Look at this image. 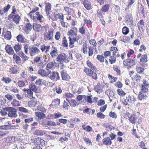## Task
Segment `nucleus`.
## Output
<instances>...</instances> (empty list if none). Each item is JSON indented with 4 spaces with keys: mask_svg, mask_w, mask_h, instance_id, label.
Returning a JSON list of instances; mask_svg holds the SVG:
<instances>
[{
    "mask_svg": "<svg viewBox=\"0 0 149 149\" xmlns=\"http://www.w3.org/2000/svg\"><path fill=\"white\" fill-rule=\"evenodd\" d=\"M97 116L98 118H105V115L100 112H99L97 113Z\"/></svg>",
    "mask_w": 149,
    "mask_h": 149,
    "instance_id": "nucleus-58",
    "label": "nucleus"
},
{
    "mask_svg": "<svg viewBox=\"0 0 149 149\" xmlns=\"http://www.w3.org/2000/svg\"><path fill=\"white\" fill-rule=\"evenodd\" d=\"M149 84V83L146 80L143 81V84L142 86L141 91L144 93H147L148 91V87Z\"/></svg>",
    "mask_w": 149,
    "mask_h": 149,
    "instance_id": "nucleus-8",
    "label": "nucleus"
},
{
    "mask_svg": "<svg viewBox=\"0 0 149 149\" xmlns=\"http://www.w3.org/2000/svg\"><path fill=\"white\" fill-rule=\"evenodd\" d=\"M84 71L86 74L89 76L91 75V74L93 73V71L91 69L87 68H86L84 69Z\"/></svg>",
    "mask_w": 149,
    "mask_h": 149,
    "instance_id": "nucleus-30",
    "label": "nucleus"
},
{
    "mask_svg": "<svg viewBox=\"0 0 149 149\" xmlns=\"http://www.w3.org/2000/svg\"><path fill=\"white\" fill-rule=\"evenodd\" d=\"M60 103V100L59 99H56L53 101V103L54 105H58Z\"/></svg>",
    "mask_w": 149,
    "mask_h": 149,
    "instance_id": "nucleus-59",
    "label": "nucleus"
},
{
    "mask_svg": "<svg viewBox=\"0 0 149 149\" xmlns=\"http://www.w3.org/2000/svg\"><path fill=\"white\" fill-rule=\"evenodd\" d=\"M98 84L94 88L95 90L97 93H101L102 92V90L100 86Z\"/></svg>",
    "mask_w": 149,
    "mask_h": 149,
    "instance_id": "nucleus-41",
    "label": "nucleus"
},
{
    "mask_svg": "<svg viewBox=\"0 0 149 149\" xmlns=\"http://www.w3.org/2000/svg\"><path fill=\"white\" fill-rule=\"evenodd\" d=\"M11 104L14 106H19L20 105L19 102L16 100H14L11 102Z\"/></svg>",
    "mask_w": 149,
    "mask_h": 149,
    "instance_id": "nucleus-42",
    "label": "nucleus"
},
{
    "mask_svg": "<svg viewBox=\"0 0 149 149\" xmlns=\"http://www.w3.org/2000/svg\"><path fill=\"white\" fill-rule=\"evenodd\" d=\"M45 134V131L37 130L34 132V134L37 136H42Z\"/></svg>",
    "mask_w": 149,
    "mask_h": 149,
    "instance_id": "nucleus-20",
    "label": "nucleus"
},
{
    "mask_svg": "<svg viewBox=\"0 0 149 149\" xmlns=\"http://www.w3.org/2000/svg\"><path fill=\"white\" fill-rule=\"evenodd\" d=\"M87 45L85 44L83 45V52L84 54H87Z\"/></svg>",
    "mask_w": 149,
    "mask_h": 149,
    "instance_id": "nucleus-50",
    "label": "nucleus"
},
{
    "mask_svg": "<svg viewBox=\"0 0 149 149\" xmlns=\"http://www.w3.org/2000/svg\"><path fill=\"white\" fill-rule=\"evenodd\" d=\"M103 125L106 127L107 130L108 131H111L112 129H114V127L111 125L103 124Z\"/></svg>",
    "mask_w": 149,
    "mask_h": 149,
    "instance_id": "nucleus-40",
    "label": "nucleus"
},
{
    "mask_svg": "<svg viewBox=\"0 0 149 149\" xmlns=\"http://www.w3.org/2000/svg\"><path fill=\"white\" fill-rule=\"evenodd\" d=\"M19 111H20L23 112L24 113H27L28 111L26 109L23 107H19L18 108Z\"/></svg>",
    "mask_w": 149,
    "mask_h": 149,
    "instance_id": "nucleus-60",
    "label": "nucleus"
},
{
    "mask_svg": "<svg viewBox=\"0 0 149 149\" xmlns=\"http://www.w3.org/2000/svg\"><path fill=\"white\" fill-rule=\"evenodd\" d=\"M130 114V113L129 112H127L126 113V114L129 118V120L130 121L132 124H134L136 122V120L137 118V117L135 115H133L130 116V117H129V116Z\"/></svg>",
    "mask_w": 149,
    "mask_h": 149,
    "instance_id": "nucleus-10",
    "label": "nucleus"
},
{
    "mask_svg": "<svg viewBox=\"0 0 149 149\" xmlns=\"http://www.w3.org/2000/svg\"><path fill=\"white\" fill-rule=\"evenodd\" d=\"M4 38L7 40H10L11 37V33L10 31H7L4 35Z\"/></svg>",
    "mask_w": 149,
    "mask_h": 149,
    "instance_id": "nucleus-26",
    "label": "nucleus"
},
{
    "mask_svg": "<svg viewBox=\"0 0 149 149\" xmlns=\"http://www.w3.org/2000/svg\"><path fill=\"white\" fill-rule=\"evenodd\" d=\"M77 32V28H74L68 32V35L71 38L76 37Z\"/></svg>",
    "mask_w": 149,
    "mask_h": 149,
    "instance_id": "nucleus-7",
    "label": "nucleus"
},
{
    "mask_svg": "<svg viewBox=\"0 0 149 149\" xmlns=\"http://www.w3.org/2000/svg\"><path fill=\"white\" fill-rule=\"evenodd\" d=\"M16 38L17 41L19 42L23 43L25 42L26 39L22 35L19 34L16 37Z\"/></svg>",
    "mask_w": 149,
    "mask_h": 149,
    "instance_id": "nucleus-14",
    "label": "nucleus"
},
{
    "mask_svg": "<svg viewBox=\"0 0 149 149\" xmlns=\"http://www.w3.org/2000/svg\"><path fill=\"white\" fill-rule=\"evenodd\" d=\"M11 18H12L13 19V21L17 24H19V22L21 18L20 16L18 14L15 15L13 17H11Z\"/></svg>",
    "mask_w": 149,
    "mask_h": 149,
    "instance_id": "nucleus-18",
    "label": "nucleus"
},
{
    "mask_svg": "<svg viewBox=\"0 0 149 149\" xmlns=\"http://www.w3.org/2000/svg\"><path fill=\"white\" fill-rule=\"evenodd\" d=\"M35 14L37 16L38 20L40 22H42V21L41 20V19L43 18L42 15H40L39 12H36Z\"/></svg>",
    "mask_w": 149,
    "mask_h": 149,
    "instance_id": "nucleus-39",
    "label": "nucleus"
},
{
    "mask_svg": "<svg viewBox=\"0 0 149 149\" xmlns=\"http://www.w3.org/2000/svg\"><path fill=\"white\" fill-rule=\"evenodd\" d=\"M51 5L48 2L46 3L45 11L47 16H48L50 14L51 10Z\"/></svg>",
    "mask_w": 149,
    "mask_h": 149,
    "instance_id": "nucleus-13",
    "label": "nucleus"
},
{
    "mask_svg": "<svg viewBox=\"0 0 149 149\" xmlns=\"http://www.w3.org/2000/svg\"><path fill=\"white\" fill-rule=\"evenodd\" d=\"M18 86L19 87H22L24 86L25 85V83L22 81H19L18 83Z\"/></svg>",
    "mask_w": 149,
    "mask_h": 149,
    "instance_id": "nucleus-63",
    "label": "nucleus"
},
{
    "mask_svg": "<svg viewBox=\"0 0 149 149\" xmlns=\"http://www.w3.org/2000/svg\"><path fill=\"white\" fill-rule=\"evenodd\" d=\"M54 67V64L53 62H51L48 63L46 66V69L49 70V69H52Z\"/></svg>",
    "mask_w": 149,
    "mask_h": 149,
    "instance_id": "nucleus-34",
    "label": "nucleus"
},
{
    "mask_svg": "<svg viewBox=\"0 0 149 149\" xmlns=\"http://www.w3.org/2000/svg\"><path fill=\"white\" fill-rule=\"evenodd\" d=\"M79 32L82 34H85V27L84 26L79 28Z\"/></svg>",
    "mask_w": 149,
    "mask_h": 149,
    "instance_id": "nucleus-46",
    "label": "nucleus"
},
{
    "mask_svg": "<svg viewBox=\"0 0 149 149\" xmlns=\"http://www.w3.org/2000/svg\"><path fill=\"white\" fill-rule=\"evenodd\" d=\"M140 61L141 62L144 63L146 62L147 61V55L145 54L142 56Z\"/></svg>",
    "mask_w": 149,
    "mask_h": 149,
    "instance_id": "nucleus-32",
    "label": "nucleus"
},
{
    "mask_svg": "<svg viewBox=\"0 0 149 149\" xmlns=\"http://www.w3.org/2000/svg\"><path fill=\"white\" fill-rule=\"evenodd\" d=\"M29 88L31 90L36 93L38 91V88L34 84L32 83L29 85Z\"/></svg>",
    "mask_w": 149,
    "mask_h": 149,
    "instance_id": "nucleus-22",
    "label": "nucleus"
},
{
    "mask_svg": "<svg viewBox=\"0 0 149 149\" xmlns=\"http://www.w3.org/2000/svg\"><path fill=\"white\" fill-rule=\"evenodd\" d=\"M24 49L25 53L26 54H28V50H29V54L31 57H33L40 53V50L36 47L33 45H30L29 44H23Z\"/></svg>",
    "mask_w": 149,
    "mask_h": 149,
    "instance_id": "nucleus-1",
    "label": "nucleus"
},
{
    "mask_svg": "<svg viewBox=\"0 0 149 149\" xmlns=\"http://www.w3.org/2000/svg\"><path fill=\"white\" fill-rule=\"evenodd\" d=\"M88 55L90 56H91L93 54V48L91 47H90L88 48Z\"/></svg>",
    "mask_w": 149,
    "mask_h": 149,
    "instance_id": "nucleus-52",
    "label": "nucleus"
},
{
    "mask_svg": "<svg viewBox=\"0 0 149 149\" xmlns=\"http://www.w3.org/2000/svg\"><path fill=\"white\" fill-rule=\"evenodd\" d=\"M53 33L52 31H48L46 34L45 38L47 40H51L53 39Z\"/></svg>",
    "mask_w": 149,
    "mask_h": 149,
    "instance_id": "nucleus-15",
    "label": "nucleus"
},
{
    "mask_svg": "<svg viewBox=\"0 0 149 149\" xmlns=\"http://www.w3.org/2000/svg\"><path fill=\"white\" fill-rule=\"evenodd\" d=\"M15 137L13 136H9L7 138L5 141L7 143H11L15 141Z\"/></svg>",
    "mask_w": 149,
    "mask_h": 149,
    "instance_id": "nucleus-28",
    "label": "nucleus"
},
{
    "mask_svg": "<svg viewBox=\"0 0 149 149\" xmlns=\"http://www.w3.org/2000/svg\"><path fill=\"white\" fill-rule=\"evenodd\" d=\"M83 98L84 99L86 100V96L85 95H79L77 96V100L78 101H80Z\"/></svg>",
    "mask_w": 149,
    "mask_h": 149,
    "instance_id": "nucleus-44",
    "label": "nucleus"
},
{
    "mask_svg": "<svg viewBox=\"0 0 149 149\" xmlns=\"http://www.w3.org/2000/svg\"><path fill=\"white\" fill-rule=\"evenodd\" d=\"M38 73L43 77H46L48 75L46 71L43 69L39 70L38 71Z\"/></svg>",
    "mask_w": 149,
    "mask_h": 149,
    "instance_id": "nucleus-27",
    "label": "nucleus"
},
{
    "mask_svg": "<svg viewBox=\"0 0 149 149\" xmlns=\"http://www.w3.org/2000/svg\"><path fill=\"white\" fill-rule=\"evenodd\" d=\"M56 61L59 63L60 65H61L63 68L64 66L63 63L65 62V54L63 53L59 54L56 58Z\"/></svg>",
    "mask_w": 149,
    "mask_h": 149,
    "instance_id": "nucleus-2",
    "label": "nucleus"
},
{
    "mask_svg": "<svg viewBox=\"0 0 149 149\" xmlns=\"http://www.w3.org/2000/svg\"><path fill=\"white\" fill-rule=\"evenodd\" d=\"M136 70L137 72L139 73H142L144 70V69L141 67H137L136 68Z\"/></svg>",
    "mask_w": 149,
    "mask_h": 149,
    "instance_id": "nucleus-48",
    "label": "nucleus"
},
{
    "mask_svg": "<svg viewBox=\"0 0 149 149\" xmlns=\"http://www.w3.org/2000/svg\"><path fill=\"white\" fill-rule=\"evenodd\" d=\"M103 12L101 10H98L97 11L96 15L100 18H103Z\"/></svg>",
    "mask_w": 149,
    "mask_h": 149,
    "instance_id": "nucleus-35",
    "label": "nucleus"
},
{
    "mask_svg": "<svg viewBox=\"0 0 149 149\" xmlns=\"http://www.w3.org/2000/svg\"><path fill=\"white\" fill-rule=\"evenodd\" d=\"M97 59L100 62H102L104 61V58L102 55H98L97 56Z\"/></svg>",
    "mask_w": 149,
    "mask_h": 149,
    "instance_id": "nucleus-45",
    "label": "nucleus"
},
{
    "mask_svg": "<svg viewBox=\"0 0 149 149\" xmlns=\"http://www.w3.org/2000/svg\"><path fill=\"white\" fill-rule=\"evenodd\" d=\"M117 92L118 94L120 96H123L125 94V92L121 89H118Z\"/></svg>",
    "mask_w": 149,
    "mask_h": 149,
    "instance_id": "nucleus-53",
    "label": "nucleus"
},
{
    "mask_svg": "<svg viewBox=\"0 0 149 149\" xmlns=\"http://www.w3.org/2000/svg\"><path fill=\"white\" fill-rule=\"evenodd\" d=\"M8 116L9 117H16L17 116L16 110L12 107H8Z\"/></svg>",
    "mask_w": 149,
    "mask_h": 149,
    "instance_id": "nucleus-3",
    "label": "nucleus"
},
{
    "mask_svg": "<svg viewBox=\"0 0 149 149\" xmlns=\"http://www.w3.org/2000/svg\"><path fill=\"white\" fill-rule=\"evenodd\" d=\"M109 116L110 117L114 118H116L117 117L116 114L114 112L112 111L110 112Z\"/></svg>",
    "mask_w": 149,
    "mask_h": 149,
    "instance_id": "nucleus-57",
    "label": "nucleus"
},
{
    "mask_svg": "<svg viewBox=\"0 0 149 149\" xmlns=\"http://www.w3.org/2000/svg\"><path fill=\"white\" fill-rule=\"evenodd\" d=\"M7 109L8 107H7L2 109H0V113L2 116H5L8 114L7 112H8V110H7Z\"/></svg>",
    "mask_w": 149,
    "mask_h": 149,
    "instance_id": "nucleus-33",
    "label": "nucleus"
},
{
    "mask_svg": "<svg viewBox=\"0 0 149 149\" xmlns=\"http://www.w3.org/2000/svg\"><path fill=\"white\" fill-rule=\"evenodd\" d=\"M103 143L106 145H111L112 142L109 137H107L103 139Z\"/></svg>",
    "mask_w": 149,
    "mask_h": 149,
    "instance_id": "nucleus-19",
    "label": "nucleus"
},
{
    "mask_svg": "<svg viewBox=\"0 0 149 149\" xmlns=\"http://www.w3.org/2000/svg\"><path fill=\"white\" fill-rule=\"evenodd\" d=\"M50 54L51 56L53 58H55L58 55L57 52L55 50H53L50 53Z\"/></svg>",
    "mask_w": 149,
    "mask_h": 149,
    "instance_id": "nucleus-55",
    "label": "nucleus"
},
{
    "mask_svg": "<svg viewBox=\"0 0 149 149\" xmlns=\"http://www.w3.org/2000/svg\"><path fill=\"white\" fill-rule=\"evenodd\" d=\"M83 4L85 8L88 10L91 9V3L88 0H84Z\"/></svg>",
    "mask_w": 149,
    "mask_h": 149,
    "instance_id": "nucleus-11",
    "label": "nucleus"
},
{
    "mask_svg": "<svg viewBox=\"0 0 149 149\" xmlns=\"http://www.w3.org/2000/svg\"><path fill=\"white\" fill-rule=\"evenodd\" d=\"M5 49L6 52L9 55H13L14 53V51L10 45H7Z\"/></svg>",
    "mask_w": 149,
    "mask_h": 149,
    "instance_id": "nucleus-12",
    "label": "nucleus"
},
{
    "mask_svg": "<svg viewBox=\"0 0 149 149\" xmlns=\"http://www.w3.org/2000/svg\"><path fill=\"white\" fill-rule=\"evenodd\" d=\"M24 91H26L27 93L30 95V97H32L33 93L30 89H29L24 88Z\"/></svg>",
    "mask_w": 149,
    "mask_h": 149,
    "instance_id": "nucleus-51",
    "label": "nucleus"
},
{
    "mask_svg": "<svg viewBox=\"0 0 149 149\" xmlns=\"http://www.w3.org/2000/svg\"><path fill=\"white\" fill-rule=\"evenodd\" d=\"M13 58L17 63L20 61L21 60L20 57L15 54H14Z\"/></svg>",
    "mask_w": 149,
    "mask_h": 149,
    "instance_id": "nucleus-49",
    "label": "nucleus"
},
{
    "mask_svg": "<svg viewBox=\"0 0 149 149\" xmlns=\"http://www.w3.org/2000/svg\"><path fill=\"white\" fill-rule=\"evenodd\" d=\"M49 78L52 80L56 81L60 79L59 74L56 72L53 71L49 75Z\"/></svg>",
    "mask_w": 149,
    "mask_h": 149,
    "instance_id": "nucleus-5",
    "label": "nucleus"
},
{
    "mask_svg": "<svg viewBox=\"0 0 149 149\" xmlns=\"http://www.w3.org/2000/svg\"><path fill=\"white\" fill-rule=\"evenodd\" d=\"M123 64L125 66H133L136 63L135 60L134 59L127 58L124 60L123 62Z\"/></svg>",
    "mask_w": 149,
    "mask_h": 149,
    "instance_id": "nucleus-4",
    "label": "nucleus"
},
{
    "mask_svg": "<svg viewBox=\"0 0 149 149\" xmlns=\"http://www.w3.org/2000/svg\"><path fill=\"white\" fill-rule=\"evenodd\" d=\"M32 28H33V26L30 23H28L25 24V28L26 30V32H29L30 31Z\"/></svg>",
    "mask_w": 149,
    "mask_h": 149,
    "instance_id": "nucleus-29",
    "label": "nucleus"
},
{
    "mask_svg": "<svg viewBox=\"0 0 149 149\" xmlns=\"http://www.w3.org/2000/svg\"><path fill=\"white\" fill-rule=\"evenodd\" d=\"M89 43L93 45L94 46H96L97 45V43L95 40H89Z\"/></svg>",
    "mask_w": 149,
    "mask_h": 149,
    "instance_id": "nucleus-64",
    "label": "nucleus"
},
{
    "mask_svg": "<svg viewBox=\"0 0 149 149\" xmlns=\"http://www.w3.org/2000/svg\"><path fill=\"white\" fill-rule=\"evenodd\" d=\"M36 115L39 118H44L45 117V115L43 113L41 112H36Z\"/></svg>",
    "mask_w": 149,
    "mask_h": 149,
    "instance_id": "nucleus-36",
    "label": "nucleus"
},
{
    "mask_svg": "<svg viewBox=\"0 0 149 149\" xmlns=\"http://www.w3.org/2000/svg\"><path fill=\"white\" fill-rule=\"evenodd\" d=\"M109 7V4H106L102 6L101 10L104 12H107L108 11Z\"/></svg>",
    "mask_w": 149,
    "mask_h": 149,
    "instance_id": "nucleus-24",
    "label": "nucleus"
},
{
    "mask_svg": "<svg viewBox=\"0 0 149 149\" xmlns=\"http://www.w3.org/2000/svg\"><path fill=\"white\" fill-rule=\"evenodd\" d=\"M10 72L12 74H15L16 73L17 71V66L14 67L10 69Z\"/></svg>",
    "mask_w": 149,
    "mask_h": 149,
    "instance_id": "nucleus-38",
    "label": "nucleus"
},
{
    "mask_svg": "<svg viewBox=\"0 0 149 149\" xmlns=\"http://www.w3.org/2000/svg\"><path fill=\"white\" fill-rule=\"evenodd\" d=\"M3 81L5 82L6 83H9L11 81V79L10 78L8 77L4 78L3 77L2 79Z\"/></svg>",
    "mask_w": 149,
    "mask_h": 149,
    "instance_id": "nucleus-54",
    "label": "nucleus"
},
{
    "mask_svg": "<svg viewBox=\"0 0 149 149\" xmlns=\"http://www.w3.org/2000/svg\"><path fill=\"white\" fill-rule=\"evenodd\" d=\"M21 48L22 45L21 44L18 43L15 45L14 47V49L16 52L19 51Z\"/></svg>",
    "mask_w": 149,
    "mask_h": 149,
    "instance_id": "nucleus-37",
    "label": "nucleus"
},
{
    "mask_svg": "<svg viewBox=\"0 0 149 149\" xmlns=\"http://www.w3.org/2000/svg\"><path fill=\"white\" fill-rule=\"evenodd\" d=\"M141 77L139 74H136L134 75L132 77V80H135L136 82L140 81Z\"/></svg>",
    "mask_w": 149,
    "mask_h": 149,
    "instance_id": "nucleus-21",
    "label": "nucleus"
},
{
    "mask_svg": "<svg viewBox=\"0 0 149 149\" xmlns=\"http://www.w3.org/2000/svg\"><path fill=\"white\" fill-rule=\"evenodd\" d=\"M109 60L110 63L111 64H112L115 62L116 61V58L114 56H111L110 57Z\"/></svg>",
    "mask_w": 149,
    "mask_h": 149,
    "instance_id": "nucleus-47",
    "label": "nucleus"
},
{
    "mask_svg": "<svg viewBox=\"0 0 149 149\" xmlns=\"http://www.w3.org/2000/svg\"><path fill=\"white\" fill-rule=\"evenodd\" d=\"M85 101H86L87 102L91 104L92 103V101L91 98V96H86V100H85Z\"/></svg>",
    "mask_w": 149,
    "mask_h": 149,
    "instance_id": "nucleus-61",
    "label": "nucleus"
},
{
    "mask_svg": "<svg viewBox=\"0 0 149 149\" xmlns=\"http://www.w3.org/2000/svg\"><path fill=\"white\" fill-rule=\"evenodd\" d=\"M145 93L141 91V90L140 92L139 93L138 95V99L140 100H143L146 98L147 96L146 94H145Z\"/></svg>",
    "mask_w": 149,
    "mask_h": 149,
    "instance_id": "nucleus-16",
    "label": "nucleus"
},
{
    "mask_svg": "<svg viewBox=\"0 0 149 149\" xmlns=\"http://www.w3.org/2000/svg\"><path fill=\"white\" fill-rule=\"evenodd\" d=\"M31 140L32 143L36 144V145H37V146L42 145L45 143L44 141L39 137H37L34 138L33 139H32Z\"/></svg>",
    "mask_w": 149,
    "mask_h": 149,
    "instance_id": "nucleus-6",
    "label": "nucleus"
},
{
    "mask_svg": "<svg viewBox=\"0 0 149 149\" xmlns=\"http://www.w3.org/2000/svg\"><path fill=\"white\" fill-rule=\"evenodd\" d=\"M135 100V98L133 96H129L128 97H127L124 101H123L122 102L123 104L127 105L128 102L131 103L133 101H134Z\"/></svg>",
    "mask_w": 149,
    "mask_h": 149,
    "instance_id": "nucleus-9",
    "label": "nucleus"
},
{
    "mask_svg": "<svg viewBox=\"0 0 149 149\" xmlns=\"http://www.w3.org/2000/svg\"><path fill=\"white\" fill-rule=\"evenodd\" d=\"M67 101H68L70 105L72 107H75L76 106V102L74 100H69L67 98L66 99Z\"/></svg>",
    "mask_w": 149,
    "mask_h": 149,
    "instance_id": "nucleus-25",
    "label": "nucleus"
},
{
    "mask_svg": "<svg viewBox=\"0 0 149 149\" xmlns=\"http://www.w3.org/2000/svg\"><path fill=\"white\" fill-rule=\"evenodd\" d=\"M86 64L91 69L93 70H94L95 71H96L97 70L96 67L94 66L93 64L88 60L86 62Z\"/></svg>",
    "mask_w": 149,
    "mask_h": 149,
    "instance_id": "nucleus-23",
    "label": "nucleus"
},
{
    "mask_svg": "<svg viewBox=\"0 0 149 149\" xmlns=\"http://www.w3.org/2000/svg\"><path fill=\"white\" fill-rule=\"evenodd\" d=\"M41 27V25L38 24H35L33 26V29L37 31H40Z\"/></svg>",
    "mask_w": 149,
    "mask_h": 149,
    "instance_id": "nucleus-31",
    "label": "nucleus"
},
{
    "mask_svg": "<svg viewBox=\"0 0 149 149\" xmlns=\"http://www.w3.org/2000/svg\"><path fill=\"white\" fill-rule=\"evenodd\" d=\"M14 8V6L13 7V11L8 16V17L10 18H11V17H13L14 15H15L14 14H15V13L16 11V10L15 9L13 8Z\"/></svg>",
    "mask_w": 149,
    "mask_h": 149,
    "instance_id": "nucleus-56",
    "label": "nucleus"
},
{
    "mask_svg": "<svg viewBox=\"0 0 149 149\" xmlns=\"http://www.w3.org/2000/svg\"><path fill=\"white\" fill-rule=\"evenodd\" d=\"M122 32L123 34L126 35L129 32V29L127 27L125 26L122 29Z\"/></svg>",
    "mask_w": 149,
    "mask_h": 149,
    "instance_id": "nucleus-43",
    "label": "nucleus"
},
{
    "mask_svg": "<svg viewBox=\"0 0 149 149\" xmlns=\"http://www.w3.org/2000/svg\"><path fill=\"white\" fill-rule=\"evenodd\" d=\"M8 125H5L0 126V129L1 130H7L9 129L10 128Z\"/></svg>",
    "mask_w": 149,
    "mask_h": 149,
    "instance_id": "nucleus-62",
    "label": "nucleus"
},
{
    "mask_svg": "<svg viewBox=\"0 0 149 149\" xmlns=\"http://www.w3.org/2000/svg\"><path fill=\"white\" fill-rule=\"evenodd\" d=\"M69 47H70L72 48L73 47L74 45H73L74 42L76 41V37L71 38L70 37H69Z\"/></svg>",
    "mask_w": 149,
    "mask_h": 149,
    "instance_id": "nucleus-17",
    "label": "nucleus"
}]
</instances>
